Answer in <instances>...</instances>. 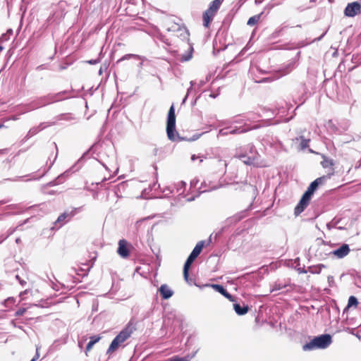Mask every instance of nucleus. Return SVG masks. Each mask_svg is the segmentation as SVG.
Wrapping results in <instances>:
<instances>
[{"label": "nucleus", "mask_w": 361, "mask_h": 361, "mask_svg": "<svg viewBox=\"0 0 361 361\" xmlns=\"http://www.w3.org/2000/svg\"><path fill=\"white\" fill-rule=\"evenodd\" d=\"M334 172L329 174L327 176H323L322 177H319L313 180L308 186L307 190L302 195L299 202L295 207L294 214L297 216L300 215L308 206L310 200L312 199L314 192L317 190L319 185L322 184L324 180L329 178Z\"/></svg>", "instance_id": "1"}, {"label": "nucleus", "mask_w": 361, "mask_h": 361, "mask_svg": "<svg viewBox=\"0 0 361 361\" xmlns=\"http://www.w3.org/2000/svg\"><path fill=\"white\" fill-rule=\"evenodd\" d=\"M332 343L330 334H325L314 337L310 342L302 346L304 351H310L315 349H325Z\"/></svg>", "instance_id": "2"}, {"label": "nucleus", "mask_w": 361, "mask_h": 361, "mask_svg": "<svg viewBox=\"0 0 361 361\" xmlns=\"http://www.w3.org/2000/svg\"><path fill=\"white\" fill-rule=\"evenodd\" d=\"M258 128L257 124H247L244 123L243 125H240L238 122H235V123L231 126L222 128L219 132V135H234V134H241L247 133L251 130H254Z\"/></svg>", "instance_id": "3"}, {"label": "nucleus", "mask_w": 361, "mask_h": 361, "mask_svg": "<svg viewBox=\"0 0 361 361\" xmlns=\"http://www.w3.org/2000/svg\"><path fill=\"white\" fill-rule=\"evenodd\" d=\"M132 333L133 331L129 326H126L122 329L110 343L106 350V354L110 355L116 351L118 347L130 336Z\"/></svg>", "instance_id": "4"}, {"label": "nucleus", "mask_w": 361, "mask_h": 361, "mask_svg": "<svg viewBox=\"0 0 361 361\" xmlns=\"http://www.w3.org/2000/svg\"><path fill=\"white\" fill-rule=\"evenodd\" d=\"M316 241L318 247L315 251L314 255L318 259L324 260L329 255H332L331 245H328L326 241L321 238H317Z\"/></svg>", "instance_id": "5"}, {"label": "nucleus", "mask_w": 361, "mask_h": 361, "mask_svg": "<svg viewBox=\"0 0 361 361\" xmlns=\"http://www.w3.org/2000/svg\"><path fill=\"white\" fill-rule=\"evenodd\" d=\"M328 133L341 135L346 131L349 127L348 122L343 123H336L333 120H329L324 125Z\"/></svg>", "instance_id": "6"}, {"label": "nucleus", "mask_w": 361, "mask_h": 361, "mask_svg": "<svg viewBox=\"0 0 361 361\" xmlns=\"http://www.w3.org/2000/svg\"><path fill=\"white\" fill-rule=\"evenodd\" d=\"M166 135H179L178 133L175 135L176 133V114H175V107L174 105L172 104L169 108L167 115L166 120Z\"/></svg>", "instance_id": "7"}, {"label": "nucleus", "mask_w": 361, "mask_h": 361, "mask_svg": "<svg viewBox=\"0 0 361 361\" xmlns=\"http://www.w3.org/2000/svg\"><path fill=\"white\" fill-rule=\"evenodd\" d=\"M52 93H49L46 95L38 97L35 100L32 101L30 104L32 109H39L48 106L51 104H54Z\"/></svg>", "instance_id": "8"}, {"label": "nucleus", "mask_w": 361, "mask_h": 361, "mask_svg": "<svg viewBox=\"0 0 361 361\" xmlns=\"http://www.w3.org/2000/svg\"><path fill=\"white\" fill-rule=\"evenodd\" d=\"M204 240H201L196 244L195 247L193 248L192 251L189 255L186 261L185 262L184 265H186L187 267H191L192 264L201 253L204 246Z\"/></svg>", "instance_id": "9"}, {"label": "nucleus", "mask_w": 361, "mask_h": 361, "mask_svg": "<svg viewBox=\"0 0 361 361\" xmlns=\"http://www.w3.org/2000/svg\"><path fill=\"white\" fill-rule=\"evenodd\" d=\"M252 203H250L248 207L235 215L230 216L226 219L225 221V224L226 226H231L232 224H235L242 220L243 219L245 218L247 216L248 211H250L252 209Z\"/></svg>", "instance_id": "10"}, {"label": "nucleus", "mask_w": 361, "mask_h": 361, "mask_svg": "<svg viewBox=\"0 0 361 361\" xmlns=\"http://www.w3.org/2000/svg\"><path fill=\"white\" fill-rule=\"evenodd\" d=\"M360 13L361 4L358 1L348 4L344 10V14L348 17H354Z\"/></svg>", "instance_id": "11"}, {"label": "nucleus", "mask_w": 361, "mask_h": 361, "mask_svg": "<svg viewBox=\"0 0 361 361\" xmlns=\"http://www.w3.org/2000/svg\"><path fill=\"white\" fill-rule=\"evenodd\" d=\"M75 215V210H72L71 212H64L61 214L57 219L54 222V227L52 228L59 229Z\"/></svg>", "instance_id": "12"}, {"label": "nucleus", "mask_w": 361, "mask_h": 361, "mask_svg": "<svg viewBox=\"0 0 361 361\" xmlns=\"http://www.w3.org/2000/svg\"><path fill=\"white\" fill-rule=\"evenodd\" d=\"M100 145H102L101 140H99L98 142L92 145L88 150H87L82 154V157L75 163V166H77V169L80 168L83 163L85 161V160L90 158V153L91 152L94 153L97 149L98 146Z\"/></svg>", "instance_id": "13"}, {"label": "nucleus", "mask_w": 361, "mask_h": 361, "mask_svg": "<svg viewBox=\"0 0 361 361\" xmlns=\"http://www.w3.org/2000/svg\"><path fill=\"white\" fill-rule=\"evenodd\" d=\"M350 249L348 244L343 243L338 248L332 250V255L338 259H342L347 256Z\"/></svg>", "instance_id": "14"}, {"label": "nucleus", "mask_w": 361, "mask_h": 361, "mask_svg": "<svg viewBox=\"0 0 361 361\" xmlns=\"http://www.w3.org/2000/svg\"><path fill=\"white\" fill-rule=\"evenodd\" d=\"M117 252L123 258H127L129 257L130 250L128 248V243L127 240L125 239L119 240Z\"/></svg>", "instance_id": "15"}, {"label": "nucleus", "mask_w": 361, "mask_h": 361, "mask_svg": "<svg viewBox=\"0 0 361 361\" xmlns=\"http://www.w3.org/2000/svg\"><path fill=\"white\" fill-rule=\"evenodd\" d=\"M208 286H211L213 288L216 292L221 293L226 298L228 299L230 301H234V297L229 293L226 289L224 287V286L221 284H209Z\"/></svg>", "instance_id": "16"}, {"label": "nucleus", "mask_w": 361, "mask_h": 361, "mask_svg": "<svg viewBox=\"0 0 361 361\" xmlns=\"http://www.w3.org/2000/svg\"><path fill=\"white\" fill-rule=\"evenodd\" d=\"M163 300H168L173 295V291L166 284H162L158 289Z\"/></svg>", "instance_id": "17"}, {"label": "nucleus", "mask_w": 361, "mask_h": 361, "mask_svg": "<svg viewBox=\"0 0 361 361\" xmlns=\"http://www.w3.org/2000/svg\"><path fill=\"white\" fill-rule=\"evenodd\" d=\"M71 92L70 90H63L57 93H52L54 102L55 103L63 101L68 98H71V96L69 94Z\"/></svg>", "instance_id": "18"}, {"label": "nucleus", "mask_w": 361, "mask_h": 361, "mask_svg": "<svg viewBox=\"0 0 361 361\" xmlns=\"http://www.w3.org/2000/svg\"><path fill=\"white\" fill-rule=\"evenodd\" d=\"M297 66L296 61L291 60L287 64L283 66L281 69L280 72H281V75H286L290 73L293 70H294Z\"/></svg>", "instance_id": "19"}, {"label": "nucleus", "mask_w": 361, "mask_h": 361, "mask_svg": "<svg viewBox=\"0 0 361 361\" xmlns=\"http://www.w3.org/2000/svg\"><path fill=\"white\" fill-rule=\"evenodd\" d=\"M166 30L168 32H178V30L182 27V25L179 23L174 22L171 19H169L166 21Z\"/></svg>", "instance_id": "20"}, {"label": "nucleus", "mask_w": 361, "mask_h": 361, "mask_svg": "<svg viewBox=\"0 0 361 361\" xmlns=\"http://www.w3.org/2000/svg\"><path fill=\"white\" fill-rule=\"evenodd\" d=\"M233 309L238 315H245L249 310L247 305L243 304L241 305L240 303L235 302L233 304Z\"/></svg>", "instance_id": "21"}, {"label": "nucleus", "mask_w": 361, "mask_h": 361, "mask_svg": "<svg viewBox=\"0 0 361 361\" xmlns=\"http://www.w3.org/2000/svg\"><path fill=\"white\" fill-rule=\"evenodd\" d=\"M101 339V337L99 336H92L90 338V341L87 343L86 348H85V353L87 354L88 351H90L93 345L96 344Z\"/></svg>", "instance_id": "22"}, {"label": "nucleus", "mask_w": 361, "mask_h": 361, "mask_svg": "<svg viewBox=\"0 0 361 361\" xmlns=\"http://www.w3.org/2000/svg\"><path fill=\"white\" fill-rule=\"evenodd\" d=\"M215 13L212 12H208L207 9L203 13V25L204 27H208L210 22L212 20L214 16Z\"/></svg>", "instance_id": "23"}, {"label": "nucleus", "mask_w": 361, "mask_h": 361, "mask_svg": "<svg viewBox=\"0 0 361 361\" xmlns=\"http://www.w3.org/2000/svg\"><path fill=\"white\" fill-rule=\"evenodd\" d=\"M200 137H168L169 140L172 142H181L183 140L188 142H194L197 140Z\"/></svg>", "instance_id": "24"}, {"label": "nucleus", "mask_w": 361, "mask_h": 361, "mask_svg": "<svg viewBox=\"0 0 361 361\" xmlns=\"http://www.w3.org/2000/svg\"><path fill=\"white\" fill-rule=\"evenodd\" d=\"M323 268H326V265L323 264L310 266L308 267V271L312 274H318L321 273Z\"/></svg>", "instance_id": "25"}, {"label": "nucleus", "mask_w": 361, "mask_h": 361, "mask_svg": "<svg viewBox=\"0 0 361 361\" xmlns=\"http://www.w3.org/2000/svg\"><path fill=\"white\" fill-rule=\"evenodd\" d=\"M176 33V36L180 37L182 40H188L189 39V32L185 27L182 26V27L178 30Z\"/></svg>", "instance_id": "26"}, {"label": "nucleus", "mask_w": 361, "mask_h": 361, "mask_svg": "<svg viewBox=\"0 0 361 361\" xmlns=\"http://www.w3.org/2000/svg\"><path fill=\"white\" fill-rule=\"evenodd\" d=\"M222 2V0H214L211 3L209 7L207 8L208 12H212L213 13H216L219 10Z\"/></svg>", "instance_id": "27"}, {"label": "nucleus", "mask_w": 361, "mask_h": 361, "mask_svg": "<svg viewBox=\"0 0 361 361\" xmlns=\"http://www.w3.org/2000/svg\"><path fill=\"white\" fill-rule=\"evenodd\" d=\"M299 90L302 92V95L299 97L300 104H302L305 102L306 99V94L307 93V89L305 84L301 83L299 86Z\"/></svg>", "instance_id": "28"}, {"label": "nucleus", "mask_w": 361, "mask_h": 361, "mask_svg": "<svg viewBox=\"0 0 361 361\" xmlns=\"http://www.w3.org/2000/svg\"><path fill=\"white\" fill-rule=\"evenodd\" d=\"M323 160L321 161V164L323 168L326 169L334 165V161L332 159H330L324 155L322 156Z\"/></svg>", "instance_id": "29"}, {"label": "nucleus", "mask_w": 361, "mask_h": 361, "mask_svg": "<svg viewBox=\"0 0 361 361\" xmlns=\"http://www.w3.org/2000/svg\"><path fill=\"white\" fill-rule=\"evenodd\" d=\"M358 305L357 298L355 296L351 295L348 298V305L343 310V313L350 307H357Z\"/></svg>", "instance_id": "30"}, {"label": "nucleus", "mask_w": 361, "mask_h": 361, "mask_svg": "<svg viewBox=\"0 0 361 361\" xmlns=\"http://www.w3.org/2000/svg\"><path fill=\"white\" fill-rule=\"evenodd\" d=\"M49 126V125L47 124L46 123H42L38 126L31 128L29 133L32 135L37 134L39 133L42 130L48 127Z\"/></svg>", "instance_id": "31"}, {"label": "nucleus", "mask_w": 361, "mask_h": 361, "mask_svg": "<svg viewBox=\"0 0 361 361\" xmlns=\"http://www.w3.org/2000/svg\"><path fill=\"white\" fill-rule=\"evenodd\" d=\"M261 15L262 13L250 17L248 19L247 24L250 26L255 25L259 20Z\"/></svg>", "instance_id": "32"}, {"label": "nucleus", "mask_w": 361, "mask_h": 361, "mask_svg": "<svg viewBox=\"0 0 361 361\" xmlns=\"http://www.w3.org/2000/svg\"><path fill=\"white\" fill-rule=\"evenodd\" d=\"M286 285H283L281 283H276L272 288L271 289V293L272 292H274V291H276V290H280L281 289H283V288H286Z\"/></svg>", "instance_id": "33"}, {"label": "nucleus", "mask_w": 361, "mask_h": 361, "mask_svg": "<svg viewBox=\"0 0 361 361\" xmlns=\"http://www.w3.org/2000/svg\"><path fill=\"white\" fill-rule=\"evenodd\" d=\"M190 267H187L186 265L183 266V278L184 279L188 282L189 281V269Z\"/></svg>", "instance_id": "34"}, {"label": "nucleus", "mask_w": 361, "mask_h": 361, "mask_svg": "<svg viewBox=\"0 0 361 361\" xmlns=\"http://www.w3.org/2000/svg\"><path fill=\"white\" fill-rule=\"evenodd\" d=\"M195 82L194 81H191L190 82V87L188 89V91H187V94L185 96V97L183 98V101H182V103L181 104H184L186 102V99L188 97V95L190 94L192 90V87L195 85Z\"/></svg>", "instance_id": "35"}, {"label": "nucleus", "mask_w": 361, "mask_h": 361, "mask_svg": "<svg viewBox=\"0 0 361 361\" xmlns=\"http://www.w3.org/2000/svg\"><path fill=\"white\" fill-rule=\"evenodd\" d=\"M186 186V183L184 181H180L178 185H177V192L180 193H183L185 190V188Z\"/></svg>", "instance_id": "36"}, {"label": "nucleus", "mask_w": 361, "mask_h": 361, "mask_svg": "<svg viewBox=\"0 0 361 361\" xmlns=\"http://www.w3.org/2000/svg\"><path fill=\"white\" fill-rule=\"evenodd\" d=\"M157 39L161 42H164V44H166L167 46L171 45V43L169 42V39L166 37V36H164L162 34H159L157 35Z\"/></svg>", "instance_id": "37"}, {"label": "nucleus", "mask_w": 361, "mask_h": 361, "mask_svg": "<svg viewBox=\"0 0 361 361\" xmlns=\"http://www.w3.org/2000/svg\"><path fill=\"white\" fill-rule=\"evenodd\" d=\"M58 120H66V121H70L73 119V117L71 114H61L58 116Z\"/></svg>", "instance_id": "38"}, {"label": "nucleus", "mask_w": 361, "mask_h": 361, "mask_svg": "<svg viewBox=\"0 0 361 361\" xmlns=\"http://www.w3.org/2000/svg\"><path fill=\"white\" fill-rule=\"evenodd\" d=\"M64 176H65V173L61 174L60 176H59L56 178V179L55 180L50 182L49 183V185H55L56 184L61 183V179L63 178Z\"/></svg>", "instance_id": "39"}, {"label": "nucleus", "mask_w": 361, "mask_h": 361, "mask_svg": "<svg viewBox=\"0 0 361 361\" xmlns=\"http://www.w3.org/2000/svg\"><path fill=\"white\" fill-rule=\"evenodd\" d=\"M27 311V309L25 307H20L15 312L16 317H20L24 314V313Z\"/></svg>", "instance_id": "40"}, {"label": "nucleus", "mask_w": 361, "mask_h": 361, "mask_svg": "<svg viewBox=\"0 0 361 361\" xmlns=\"http://www.w3.org/2000/svg\"><path fill=\"white\" fill-rule=\"evenodd\" d=\"M16 279L19 282L21 286L25 287L27 284V281L22 279L19 275L16 274L15 276Z\"/></svg>", "instance_id": "41"}, {"label": "nucleus", "mask_w": 361, "mask_h": 361, "mask_svg": "<svg viewBox=\"0 0 361 361\" xmlns=\"http://www.w3.org/2000/svg\"><path fill=\"white\" fill-rule=\"evenodd\" d=\"M282 31V28L276 29L271 35V39H275L280 35V33Z\"/></svg>", "instance_id": "42"}, {"label": "nucleus", "mask_w": 361, "mask_h": 361, "mask_svg": "<svg viewBox=\"0 0 361 361\" xmlns=\"http://www.w3.org/2000/svg\"><path fill=\"white\" fill-rule=\"evenodd\" d=\"M310 142V139L308 140H305V139H303L302 140L301 142H300V149H305L307 146H308V142Z\"/></svg>", "instance_id": "43"}, {"label": "nucleus", "mask_w": 361, "mask_h": 361, "mask_svg": "<svg viewBox=\"0 0 361 361\" xmlns=\"http://www.w3.org/2000/svg\"><path fill=\"white\" fill-rule=\"evenodd\" d=\"M135 56V55L132 54H126L122 58H121L119 60H118L117 63H118L121 61H123V60L130 59L134 57Z\"/></svg>", "instance_id": "44"}, {"label": "nucleus", "mask_w": 361, "mask_h": 361, "mask_svg": "<svg viewBox=\"0 0 361 361\" xmlns=\"http://www.w3.org/2000/svg\"><path fill=\"white\" fill-rule=\"evenodd\" d=\"M163 192L166 193V195H169L173 192V189L171 186H167L164 189Z\"/></svg>", "instance_id": "45"}, {"label": "nucleus", "mask_w": 361, "mask_h": 361, "mask_svg": "<svg viewBox=\"0 0 361 361\" xmlns=\"http://www.w3.org/2000/svg\"><path fill=\"white\" fill-rule=\"evenodd\" d=\"M191 58H192V53L191 52L190 54H187V55H183V57H182L183 61H189Z\"/></svg>", "instance_id": "46"}, {"label": "nucleus", "mask_w": 361, "mask_h": 361, "mask_svg": "<svg viewBox=\"0 0 361 361\" xmlns=\"http://www.w3.org/2000/svg\"><path fill=\"white\" fill-rule=\"evenodd\" d=\"M326 32H327V30H326V31H325V32H324L321 36H319V37L314 39L312 41V42H314L320 41V40H321V39L324 37V35L326 34Z\"/></svg>", "instance_id": "47"}, {"label": "nucleus", "mask_w": 361, "mask_h": 361, "mask_svg": "<svg viewBox=\"0 0 361 361\" xmlns=\"http://www.w3.org/2000/svg\"><path fill=\"white\" fill-rule=\"evenodd\" d=\"M89 64L94 65L99 62V59H91L87 61Z\"/></svg>", "instance_id": "48"}, {"label": "nucleus", "mask_w": 361, "mask_h": 361, "mask_svg": "<svg viewBox=\"0 0 361 361\" xmlns=\"http://www.w3.org/2000/svg\"><path fill=\"white\" fill-rule=\"evenodd\" d=\"M15 302V300L13 298H8L7 300H5V304L7 305V304H12Z\"/></svg>", "instance_id": "49"}, {"label": "nucleus", "mask_w": 361, "mask_h": 361, "mask_svg": "<svg viewBox=\"0 0 361 361\" xmlns=\"http://www.w3.org/2000/svg\"><path fill=\"white\" fill-rule=\"evenodd\" d=\"M39 357V348H36V353L35 356L32 357L33 359H35V361Z\"/></svg>", "instance_id": "50"}, {"label": "nucleus", "mask_w": 361, "mask_h": 361, "mask_svg": "<svg viewBox=\"0 0 361 361\" xmlns=\"http://www.w3.org/2000/svg\"><path fill=\"white\" fill-rule=\"evenodd\" d=\"M298 271L300 273L306 274V273H307V271H308V269H305V267H303L302 269H301V268H298Z\"/></svg>", "instance_id": "51"}, {"label": "nucleus", "mask_w": 361, "mask_h": 361, "mask_svg": "<svg viewBox=\"0 0 361 361\" xmlns=\"http://www.w3.org/2000/svg\"><path fill=\"white\" fill-rule=\"evenodd\" d=\"M328 282L329 283V286H331V283H334V277L332 276H329L327 277Z\"/></svg>", "instance_id": "52"}, {"label": "nucleus", "mask_w": 361, "mask_h": 361, "mask_svg": "<svg viewBox=\"0 0 361 361\" xmlns=\"http://www.w3.org/2000/svg\"><path fill=\"white\" fill-rule=\"evenodd\" d=\"M6 208L7 209H17V208H18V204H9V205L6 206Z\"/></svg>", "instance_id": "53"}, {"label": "nucleus", "mask_w": 361, "mask_h": 361, "mask_svg": "<svg viewBox=\"0 0 361 361\" xmlns=\"http://www.w3.org/2000/svg\"><path fill=\"white\" fill-rule=\"evenodd\" d=\"M29 292V290L28 289H26L24 291H22L20 293V297L23 298L24 295H26L27 293Z\"/></svg>", "instance_id": "54"}, {"label": "nucleus", "mask_w": 361, "mask_h": 361, "mask_svg": "<svg viewBox=\"0 0 361 361\" xmlns=\"http://www.w3.org/2000/svg\"><path fill=\"white\" fill-rule=\"evenodd\" d=\"M8 235H6V236L1 235V236H0V244L1 243H3L8 238Z\"/></svg>", "instance_id": "55"}, {"label": "nucleus", "mask_w": 361, "mask_h": 361, "mask_svg": "<svg viewBox=\"0 0 361 361\" xmlns=\"http://www.w3.org/2000/svg\"><path fill=\"white\" fill-rule=\"evenodd\" d=\"M198 157L195 154H192L191 157V160L192 161H195Z\"/></svg>", "instance_id": "56"}, {"label": "nucleus", "mask_w": 361, "mask_h": 361, "mask_svg": "<svg viewBox=\"0 0 361 361\" xmlns=\"http://www.w3.org/2000/svg\"><path fill=\"white\" fill-rule=\"evenodd\" d=\"M141 269V267H137L135 268V273H137V274H140V270Z\"/></svg>", "instance_id": "57"}, {"label": "nucleus", "mask_w": 361, "mask_h": 361, "mask_svg": "<svg viewBox=\"0 0 361 361\" xmlns=\"http://www.w3.org/2000/svg\"><path fill=\"white\" fill-rule=\"evenodd\" d=\"M7 202H8V200H0V204H4Z\"/></svg>", "instance_id": "58"}, {"label": "nucleus", "mask_w": 361, "mask_h": 361, "mask_svg": "<svg viewBox=\"0 0 361 361\" xmlns=\"http://www.w3.org/2000/svg\"><path fill=\"white\" fill-rule=\"evenodd\" d=\"M254 194L256 195L257 193V189L256 186L252 187Z\"/></svg>", "instance_id": "59"}, {"label": "nucleus", "mask_w": 361, "mask_h": 361, "mask_svg": "<svg viewBox=\"0 0 361 361\" xmlns=\"http://www.w3.org/2000/svg\"><path fill=\"white\" fill-rule=\"evenodd\" d=\"M212 235H211L209 236V239H208V240H207V245H209V244H210V243L212 242Z\"/></svg>", "instance_id": "60"}, {"label": "nucleus", "mask_w": 361, "mask_h": 361, "mask_svg": "<svg viewBox=\"0 0 361 361\" xmlns=\"http://www.w3.org/2000/svg\"><path fill=\"white\" fill-rule=\"evenodd\" d=\"M7 151L6 149H0V153L3 154L5 153Z\"/></svg>", "instance_id": "61"}, {"label": "nucleus", "mask_w": 361, "mask_h": 361, "mask_svg": "<svg viewBox=\"0 0 361 361\" xmlns=\"http://www.w3.org/2000/svg\"><path fill=\"white\" fill-rule=\"evenodd\" d=\"M223 230H224V228L220 231H219V233H216L215 237H216L217 235H220L222 233Z\"/></svg>", "instance_id": "62"}, {"label": "nucleus", "mask_w": 361, "mask_h": 361, "mask_svg": "<svg viewBox=\"0 0 361 361\" xmlns=\"http://www.w3.org/2000/svg\"><path fill=\"white\" fill-rule=\"evenodd\" d=\"M250 158H248V160L247 161H245V163H246L247 164H251V161H250Z\"/></svg>", "instance_id": "63"}, {"label": "nucleus", "mask_w": 361, "mask_h": 361, "mask_svg": "<svg viewBox=\"0 0 361 361\" xmlns=\"http://www.w3.org/2000/svg\"><path fill=\"white\" fill-rule=\"evenodd\" d=\"M42 66V65L37 66V70H42L43 68Z\"/></svg>", "instance_id": "64"}]
</instances>
